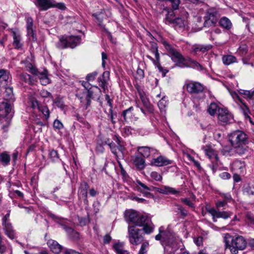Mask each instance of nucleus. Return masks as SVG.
<instances>
[{
  "label": "nucleus",
  "mask_w": 254,
  "mask_h": 254,
  "mask_svg": "<svg viewBox=\"0 0 254 254\" xmlns=\"http://www.w3.org/2000/svg\"><path fill=\"white\" fill-rule=\"evenodd\" d=\"M133 226L142 227V230L144 234H150L154 229V225L150 218L146 215L138 214L136 219L133 224Z\"/></svg>",
  "instance_id": "obj_6"
},
{
  "label": "nucleus",
  "mask_w": 254,
  "mask_h": 254,
  "mask_svg": "<svg viewBox=\"0 0 254 254\" xmlns=\"http://www.w3.org/2000/svg\"><path fill=\"white\" fill-rule=\"evenodd\" d=\"M81 38L80 36L64 35L60 37L59 41L56 43V47L59 49L67 48L73 49L80 44Z\"/></svg>",
  "instance_id": "obj_4"
},
{
  "label": "nucleus",
  "mask_w": 254,
  "mask_h": 254,
  "mask_svg": "<svg viewBox=\"0 0 254 254\" xmlns=\"http://www.w3.org/2000/svg\"><path fill=\"white\" fill-rule=\"evenodd\" d=\"M224 242L226 249H229L232 254H237L239 251L244 250L247 245L246 239L242 236H232L229 233L225 234Z\"/></svg>",
  "instance_id": "obj_1"
},
{
  "label": "nucleus",
  "mask_w": 254,
  "mask_h": 254,
  "mask_svg": "<svg viewBox=\"0 0 254 254\" xmlns=\"http://www.w3.org/2000/svg\"><path fill=\"white\" fill-rule=\"evenodd\" d=\"M187 91L191 94L197 95L203 92L204 86L201 83L191 81L186 84Z\"/></svg>",
  "instance_id": "obj_12"
},
{
  "label": "nucleus",
  "mask_w": 254,
  "mask_h": 254,
  "mask_svg": "<svg viewBox=\"0 0 254 254\" xmlns=\"http://www.w3.org/2000/svg\"><path fill=\"white\" fill-rule=\"evenodd\" d=\"M151 177L152 179L157 181H160L162 179V176L156 172H152L151 173Z\"/></svg>",
  "instance_id": "obj_64"
},
{
  "label": "nucleus",
  "mask_w": 254,
  "mask_h": 254,
  "mask_svg": "<svg viewBox=\"0 0 254 254\" xmlns=\"http://www.w3.org/2000/svg\"><path fill=\"white\" fill-rule=\"evenodd\" d=\"M134 165L138 169H143L145 166V160L140 156H135L132 159Z\"/></svg>",
  "instance_id": "obj_29"
},
{
  "label": "nucleus",
  "mask_w": 254,
  "mask_h": 254,
  "mask_svg": "<svg viewBox=\"0 0 254 254\" xmlns=\"http://www.w3.org/2000/svg\"><path fill=\"white\" fill-rule=\"evenodd\" d=\"M29 106L33 109H39L41 105L35 96H32L29 100Z\"/></svg>",
  "instance_id": "obj_40"
},
{
  "label": "nucleus",
  "mask_w": 254,
  "mask_h": 254,
  "mask_svg": "<svg viewBox=\"0 0 254 254\" xmlns=\"http://www.w3.org/2000/svg\"><path fill=\"white\" fill-rule=\"evenodd\" d=\"M137 189L141 193H142L144 196L146 197H153V195L149 192L148 187L139 181H137Z\"/></svg>",
  "instance_id": "obj_27"
},
{
  "label": "nucleus",
  "mask_w": 254,
  "mask_h": 254,
  "mask_svg": "<svg viewBox=\"0 0 254 254\" xmlns=\"http://www.w3.org/2000/svg\"><path fill=\"white\" fill-rule=\"evenodd\" d=\"M246 190L249 194L254 195V182L249 184Z\"/></svg>",
  "instance_id": "obj_59"
},
{
  "label": "nucleus",
  "mask_w": 254,
  "mask_h": 254,
  "mask_svg": "<svg viewBox=\"0 0 254 254\" xmlns=\"http://www.w3.org/2000/svg\"><path fill=\"white\" fill-rule=\"evenodd\" d=\"M12 36L13 38V45L17 49H21L23 44L21 43V35L19 32L11 30Z\"/></svg>",
  "instance_id": "obj_25"
},
{
  "label": "nucleus",
  "mask_w": 254,
  "mask_h": 254,
  "mask_svg": "<svg viewBox=\"0 0 254 254\" xmlns=\"http://www.w3.org/2000/svg\"><path fill=\"white\" fill-rule=\"evenodd\" d=\"M35 5L41 10H46L51 7H54L55 3L53 0H37Z\"/></svg>",
  "instance_id": "obj_20"
},
{
  "label": "nucleus",
  "mask_w": 254,
  "mask_h": 254,
  "mask_svg": "<svg viewBox=\"0 0 254 254\" xmlns=\"http://www.w3.org/2000/svg\"><path fill=\"white\" fill-rule=\"evenodd\" d=\"M228 202H226L225 201L222 200H218L215 203V206L216 208L219 210L221 208H225L226 206H227Z\"/></svg>",
  "instance_id": "obj_56"
},
{
  "label": "nucleus",
  "mask_w": 254,
  "mask_h": 254,
  "mask_svg": "<svg viewBox=\"0 0 254 254\" xmlns=\"http://www.w3.org/2000/svg\"><path fill=\"white\" fill-rule=\"evenodd\" d=\"M231 169L237 173H244L246 171V163L241 160H236L232 163Z\"/></svg>",
  "instance_id": "obj_16"
},
{
  "label": "nucleus",
  "mask_w": 254,
  "mask_h": 254,
  "mask_svg": "<svg viewBox=\"0 0 254 254\" xmlns=\"http://www.w3.org/2000/svg\"><path fill=\"white\" fill-rule=\"evenodd\" d=\"M220 17L218 11L214 7H210L206 10L204 16V26L209 27L215 26Z\"/></svg>",
  "instance_id": "obj_9"
},
{
  "label": "nucleus",
  "mask_w": 254,
  "mask_h": 254,
  "mask_svg": "<svg viewBox=\"0 0 254 254\" xmlns=\"http://www.w3.org/2000/svg\"><path fill=\"white\" fill-rule=\"evenodd\" d=\"M27 35L29 36V38L31 39L33 41H37V37L36 34L34 33L33 28H27Z\"/></svg>",
  "instance_id": "obj_53"
},
{
  "label": "nucleus",
  "mask_w": 254,
  "mask_h": 254,
  "mask_svg": "<svg viewBox=\"0 0 254 254\" xmlns=\"http://www.w3.org/2000/svg\"><path fill=\"white\" fill-rule=\"evenodd\" d=\"M89 188V186L87 182L83 181L81 183L80 189L81 190L80 193L82 195L86 196V194H87V190Z\"/></svg>",
  "instance_id": "obj_47"
},
{
  "label": "nucleus",
  "mask_w": 254,
  "mask_h": 254,
  "mask_svg": "<svg viewBox=\"0 0 254 254\" xmlns=\"http://www.w3.org/2000/svg\"><path fill=\"white\" fill-rule=\"evenodd\" d=\"M177 209L179 211V212L180 213L181 216L184 218L187 216L188 214L187 211L184 209L182 206L177 205Z\"/></svg>",
  "instance_id": "obj_61"
},
{
  "label": "nucleus",
  "mask_w": 254,
  "mask_h": 254,
  "mask_svg": "<svg viewBox=\"0 0 254 254\" xmlns=\"http://www.w3.org/2000/svg\"><path fill=\"white\" fill-rule=\"evenodd\" d=\"M98 73L97 71H94L92 73L88 74L86 76V80L88 81H92L94 80L97 76Z\"/></svg>",
  "instance_id": "obj_55"
},
{
  "label": "nucleus",
  "mask_w": 254,
  "mask_h": 254,
  "mask_svg": "<svg viewBox=\"0 0 254 254\" xmlns=\"http://www.w3.org/2000/svg\"><path fill=\"white\" fill-rule=\"evenodd\" d=\"M167 104L168 101L166 100L165 97L162 98V99L158 103V107L161 111L164 110Z\"/></svg>",
  "instance_id": "obj_51"
},
{
  "label": "nucleus",
  "mask_w": 254,
  "mask_h": 254,
  "mask_svg": "<svg viewBox=\"0 0 254 254\" xmlns=\"http://www.w3.org/2000/svg\"><path fill=\"white\" fill-rule=\"evenodd\" d=\"M143 230L136 228L134 226H128V238L130 244L133 245H138L144 240Z\"/></svg>",
  "instance_id": "obj_8"
},
{
  "label": "nucleus",
  "mask_w": 254,
  "mask_h": 254,
  "mask_svg": "<svg viewBox=\"0 0 254 254\" xmlns=\"http://www.w3.org/2000/svg\"><path fill=\"white\" fill-rule=\"evenodd\" d=\"M116 141L118 143V145L116 146L117 151L118 150L119 152H121L122 153H123L125 150L124 146L120 143V138L119 137H116Z\"/></svg>",
  "instance_id": "obj_62"
},
{
  "label": "nucleus",
  "mask_w": 254,
  "mask_h": 254,
  "mask_svg": "<svg viewBox=\"0 0 254 254\" xmlns=\"http://www.w3.org/2000/svg\"><path fill=\"white\" fill-rule=\"evenodd\" d=\"M239 93L243 96L244 98L247 100L253 99L254 96V90L253 91L245 90L240 89L238 90Z\"/></svg>",
  "instance_id": "obj_35"
},
{
  "label": "nucleus",
  "mask_w": 254,
  "mask_h": 254,
  "mask_svg": "<svg viewBox=\"0 0 254 254\" xmlns=\"http://www.w3.org/2000/svg\"><path fill=\"white\" fill-rule=\"evenodd\" d=\"M162 43L169 53L172 61L176 63L175 65L182 68V66L184 64L185 62L187 61V59L167 41H163Z\"/></svg>",
  "instance_id": "obj_5"
},
{
  "label": "nucleus",
  "mask_w": 254,
  "mask_h": 254,
  "mask_svg": "<svg viewBox=\"0 0 254 254\" xmlns=\"http://www.w3.org/2000/svg\"><path fill=\"white\" fill-rule=\"evenodd\" d=\"M157 192L164 193V194H175L178 192V191L176 190L175 189L167 187V186H164L161 188H158Z\"/></svg>",
  "instance_id": "obj_33"
},
{
  "label": "nucleus",
  "mask_w": 254,
  "mask_h": 254,
  "mask_svg": "<svg viewBox=\"0 0 254 254\" xmlns=\"http://www.w3.org/2000/svg\"><path fill=\"white\" fill-rule=\"evenodd\" d=\"M172 3V10H174L178 9L180 3V0H168Z\"/></svg>",
  "instance_id": "obj_57"
},
{
  "label": "nucleus",
  "mask_w": 254,
  "mask_h": 254,
  "mask_svg": "<svg viewBox=\"0 0 254 254\" xmlns=\"http://www.w3.org/2000/svg\"><path fill=\"white\" fill-rule=\"evenodd\" d=\"M54 103L57 106V107L63 110L64 108V102L62 99L60 97H57L53 100Z\"/></svg>",
  "instance_id": "obj_46"
},
{
  "label": "nucleus",
  "mask_w": 254,
  "mask_h": 254,
  "mask_svg": "<svg viewBox=\"0 0 254 254\" xmlns=\"http://www.w3.org/2000/svg\"><path fill=\"white\" fill-rule=\"evenodd\" d=\"M138 215V214L135 211L132 210H126L125 213L126 221L128 224H133Z\"/></svg>",
  "instance_id": "obj_23"
},
{
  "label": "nucleus",
  "mask_w": 254,
  "mask_h": 254,
  "mask_svg": "<svg viewBox=\"0 0 254 254\" xmlns=\"http://www.w3.org/2000/svg\"><path fill=\"white\" fill-rule=\"evenodd\" d=\"M218 118L220 122L227 124L230 123L232 119V115L226 109H219Z\"/></svg>",
  "instance_id": "obj_14"
},
{
  "label": "nucleus",
  "mask_w": 254,
  "mask_h": 254,
  "mask_svg": "<svg viewBox=\"0 0 254 254\" xmlns=\"http://www.w3.org/2000/svg\"><path fill=\"white\" fill-rule=\"evenodd\" d=\"M10 211H8L2 218V225L5 235L10 239H13L15 237V231L9 221Z\"/></svg>",
  "instance_id": "obj_11"
},
{
  "label": "nucleus",
  "mask_w": 254,
  "mask_h": 254,
  "mask_svg": "<svg viewBox=\"0 0 254 254\" xmlns=\"http://www.w3.org/2000/svg\"><path fill=\"white\" fill-rule=\"evenodd\" d=\"M164 10L167 11L164 19V22L166 24L171 26L176 30H182L184 29L186 23V20L183 18L181 17L175 18V12L169 8L166 7Z\"/></svg>",
  "instance_id": "obj_3"
},
{
  "label": "nucleus",
  "mask_w": 254,
  "mask_h": 254,
  "mask_svg": "<svg viewBox=\"0 0 254 254\" xmlns=\"http://www.w3.org/2000/svg\"><path fill=\"white\" fill-rule=\"evenodd\" d=\"M246 144H238V145L232 146L234 148V152L239 155L245 154L246 148L244 146Z\"/></svg>",
  "instance_id": "obj_42"
},
{
  "label": "nucleus",
  "mask_w": 254,
  "mask_h": 254,
  "mask_svg": "<svg viewBox=\"0 0 254 254\" xmlns=\"http://www.w3.org/2000/svg\"><path fill=\"white\" fill-rule=\"evenodd\" d=\"M38 110L43 114L46 120L49 119L50 112L47 106L41 105Z\"/></svg>",
  "instance_id": "obj_41"
},
{
  "label": "nucleus",
  "mask_w": 254,
  "mask_h": 254,
  "mask_svg": "<svg viewBox=\"0 0 254 254\" xmlns=\"http://www.w3.org/2000/svg\"><path fill=\"white\" fill-rule=\"evenodd\" d=\"M141 101L148 111L150 113H153L154 110V107L153 105L150 104L147 98H145L142 100Z\"/></svg>",
  "instance_id": "obj_49"
},
{
  "label": "nucleus",
  "mask_w": 254,
  "mask_h": 254,
  "mask_svg": "<svg viewBox=\"0 0 254 254\" xmlns=\"http://www.w3.org/2000/svg\"><path fill=\"white\" fill-rule=\"evenodd\" d=\"M153 150V148L147 146H141L138 148V151L144 157H149L151 150Z\"/></svg>",
  "instance_id": "obj_36"
},
{
  "label": "nucleus",
  "mask_w": 254,
  "mask_h": 254,
  "mask_svg": "<svg viewBox=\"0 0 254 254\" xmlns=\"http://www.w3.org/2000/svg\"><path fill=\"white\" fill-rule=\"evenodd\" d=\"M141 101L148 111L150 113H153L154 110V107L153 105L150 104L147 98H145L142 100Z\"/></svg>",
  "instance_id": "obj_48"
},
{
  "label": "nucleus",
  "mask_w": 254,
  "mask_h": 254,
  "mask_svg": "<svg viewBox=\"0 0 254 254\" xmlns=\"http://www.w3.org/2000/svg\"><path fill=\"white\" fill-rule=\"evenodd\" d=\"M222 60L223 64L227 65L238 62L236 57L231 55H224L222 58Z\"/></svg>",
  "instance_id": "obj_32"
},
{
  "label": "nucleus",
  "mask_w": 254,
  "mask_h": 254,
  "mask_svg": "<svg viewBox=\"0 0 254 254\" xmlns=\"http://www.w3.org/2000/svg\"><path fill=\"white\" fill-rule=\"evenodd\" d=\"M219 24L221 27L228 30L231 29L232 27V23L230 20L225 16L220 18Z\"/></svg>",
  "instance_id": "obj_31"
},
{
  "label": "nucleus",
  "mask_w": 254,
  "mask_h": 254,
  "mask_svg": "<svg viewBox=\"0 0 254 254\" xmlns=\"http://www.w3.org/2000/svg\"><path fill=\"white\" fill-rule=\"evenodd\" d=\"M80 82L86 90V91L81 92L79 90L77 91L75 96L80 100V102L84 105L85 108L87 109L91 105V99L93 98L94 93L96 91L101 93V90L96 86H94V88H92L89 81L86 80V81H80Z\"/></svg>",
  "instance_id": "obj_2"
},
{
  "label": "nucleus",
  "mask_w": 254,
  "mask_h": 254,
  "mask_svg": "<svg viewBox=\"0 0 254 254\" xmlns=\"http://www.w3.org/2000/svg\"><path fill=\"white\" fill-rule=\"evenodd\" d=\"M27 35L29 36V38L31 39L33 41H37V37L36 34L34 33L33 28H27Z\"/></svg>",
  "instance_id": "obj_54"
},
{
  "label": "nucleus",
  "mask_w": 254,
  "mask_h": 254,
  "mask_svg": "<svg viewBox=\"0 0 254 254\" xmlns=\"http://www.w3.org/2000/svg\"><path fill=\"white\" fill-rule=\"evenodd\" d=\"M229 141L232 146L248 143V136L243 131L236 130L228 135Z\"/></svg>",
  "instance_id": "obj_10"
},
{
  "label": "nucleus",
  "mask_w": 254,
  "mask_h": 254,
  "mask_svg": "<svg viewBox=\"0 0 254 254\" xmlns=\"http://www.w3.org/2000/svg\"><path fill=\"white\" fill-rule=\"evenodd\" d=\"M221 109L215 103H211L208 106L207 111L211 116H214L217 112L218 113V109Z\"/></svg>",
  "instance_id": "obj_39"
},
{
  "label": "nucleus",
  "mask_w": 254,
  "mask_h": 254,
  "mask_svg": "<svg viewBox=\"0 0 254 254\" xmlns=\"http://www.w3.org/2000/svg\"><path fill=\"white\" fill-rule=\"evenodd\" d=\"M61 226L66 232L70 239L74 241H76L79 239L80 234L78 232L74 230L71 227H68L65 224H61Z\"/></svg>",
  "instance_id": "obj_18"
},
{
  "label": "nucleus",
  "mask_w": 254,
  "mask_h": 254,
  "mask_svg": "<svg viewBox=\"0 0 254 254\" xmlns=\"http://www.w3.org/2000/svg\"><path fill=\"white\" fill-rule=\"evenodd\" d=\"M0 111L5 113L3 117L0 120V123L2 124V129L4 131H6L7 130V127L9 126L11 120L13 117L10 104L7 102H2L0 104Z\"/></svg>",
  "instance_id": "obj_7"
},
{
  "label": "nucleus",
  "mask_w": 254,
  "mask_h": 254,
  "mask_svg": "<svg viewBox=\"0 0 254 254\" xmlns=\"http://www.w3.org/2000/svg\"><path fill=\"white\" fill-rule=\"evenodd\" d=\"M10 73L8 70L4 69H0V86L6 85Z\"/></svg>",
  "instance_id": "obj_30"
},
{
  "label": "nucleus",
  "mask_w": 254,
  "mask_h": 254,
  "mask_svg": "<svg viewBox=\"0 0 254 254\" xmlns=\"http://www.w3.org/2000/svg\"><path fill=\"white\" fill-rule=\"evenodd\" d=\"M186 67L192 68L199 71H204L205 70V68L202 65L197 61L191 58H189L187 60V61L185 62L184 64H183L182 66V68Z\"/></svg>",
  "instance_id": "obj_15"
},
{
  "label": "nucleus",
  "mask_w": 254,
  "mask_h": 254,
  "mask_svg": "<svg viewBox=\"0 0 254 254\" xmlns=\"http://www.w3.org/2000/svg\"><path fill=\"white\" fill-rule=\"evenodd\" d=\"M172 162V160L168 159L164 156H160L156 158L153 159L152 163L156 166L160 167L170 164Z\"/></svg>",
  "instance_id": "obj_22"
},
{
  "label": "nucleus",
  "mask_w": 254,
  "mask_h": 254,
  "mask_svg": "<svg viewBox=\"0 0 254 254\" xmlns=\"http://www.w3.org/2000/svg\"><path fill=\"white\" fill-rule=\"evenodd\" d=\"M212 48L211 45L196 44L192 48V52L196 54L198 52L205 53Z\"/></svg>",
  "instance_id": "obj_26"
},
{
  "label": "nucleus",
  "mask_w": 254,
  "mask_h": 254,
  "mask_svg": "<svg viewBox=\"0 0 254 254\" xmlns=\"http://www.w3.org/2000/svg\"><path fill=\"white\" fill-rule=\"evenodd\" d=\"M47 245L52 253L55 254H59L62 252L64 248L60 245L57 241L53 240H49L47 242Z\"/></svg>",
  "instance_id": "obj_21"
},
{
  "label": "nucleus",
  "mask_w": 254,
  "mask_h": 254,
  "mask_svg": "<svg viewBox=\"0 0 254 254\" xmlns=\"http://www.w3.org/2000/svg\"><path fill=\"white\" fill-rule=\"evenodd\" d=\"M207 212L212 216L213 222H216V218H222L226 219L232 215V212L227 211H220L214 208H207Z\"/></svg>",
  "instance_id": "obj_13"
},
{
  "label": "nucleus",
  "mask_w": 254,
  "mask_h": 254,
  "mask_svg": "<svg viewBox=\"0 0 254 254\" xmlns=\"http://www.w3.org/2000/svg\"><path fill=\"white\" fill-rule=\"evenodd\" d=\"M236 99L242 104V105L240 106L243 113L244 115V116L246 117L250 118V116H249V113H250L249 109L248 107V106L246 105V103H244L242 99L240 97V96L238 94H236Z\"/></svg>",
  "instance_id": "obj_34"
},
{
  "label": "nucleus",
  "mask_w": 254,
  "mask_h": 254,
  "mask_svg": "<svg viewBox=\"0 0 254 254\" xmlns=\"http://www.w3.org/2000/svg\"><path fill=\"white\" fill-rule=\"evenodd\" d=\"M113 249L115 253L117 254H129L125 248V245L123 242H117L114 244L113 245Z\"/></svg>",
  "instance_id": "obj_24"
},
{
  "label": "nucleus",
  "mask_w": 254,
  "mask_h": 254,
  "mask_svg": "<svg viewBox=\"0 0 254 254\" xmlns=\"http://www.w3.org/2000/svg\"><path fill=\"white\" fill-rule=\"evenodd\" d=\"M20 78L22 81H23L29 84H32L34 83L33 78L27 73H21L20 75Z\"/></svg>",
  "instance_id": "obj_38"
},
{
  "label": "nucleus",
  "mask_w": 254,
  "mask_h": 254,
  "mask_svg": "<svg viewBox=\"0 0 254 254\" xmlns=\"http://www.w3.org/2000/svg\"><path fill=\"white\" fill-rule=\"evenodd\" d=\"M110 78V72L109 71H104L102 76L98 78V81L99 83V85L103 89V91L106 93V91L108 90V81Z\"/></svg>",
  "instance_id": "obj_19"
},
{
  "label": "nucleus",
  "mask_w": 254,
  "mask_h": 254,
  "mask_svg": "<svg viewBox=\"0 0 254 254\" xmlns=\"http://www.w3.org/2000/svg\"><path fill=\"white\" fill-rule=\"evenodd\" d=\"M53 127L55 128L58 129H61L64 128L63 124L60 120L58 119H56L54 121L53 123Z\"/></svg>",
  "instance_id": "obj_60"
},
{
  "label": "nucleus",
  "mask_w": 254,
  "mask_h": 254,
  "mask_svg": "<svg viewBox=\"0 0 254 254\" xmlns=\"http://www.w3.org/2000/svg\"><path fill=\"white\" fill-rule=\"evenodd\" d=\"M117 113L114 112L113 109H109V113L108 114V118L111 121L112 124L114 125H115L117 123L116 119L117 117Z\"/></svg>",
  "instance_id": "obj_43"
},
{
  "label": "nucleus",
  "mask_w": 254,
  "mask_h": 254,
  "mask_svg": "<svg viewBox=\"0 0 254 254\" xmlns=\"http://www.w3.org/2000/svg\"><path fill=\"white\" fill-rule=\"evenodd\" d=\"M149 249V243L147 241L143 242L141 246L138 254H145L147 252Z\"/></svg>",
  "instance_id": "obj_50"
},
{
  "label": "nucleus",
  "mask_w": 254,
  "mask_h": 254,
  "mask_svg": "<svg viewBox=\"0 0 254 254\" xmlns=\"http://www.w3.org/2000/svg\"><path fill=\"white\" fill-rule=\"evenodd\" d=\"M133 110L134 108L132 106L124 110L121 114V116L123 118L122 121L128 123L132 121L134 118L135 119V120H136L137 118L135 117L133 113Z\"/></svg>",
  "instance_id": "obj_17"
},
{
  "label": "nucleus",
  "mask_w": 254,
  "mask_h": 254,
  "mask_svg": "<svg viewBox=\"0 0 254 254\" xmlns=\"http://www.w3.org/2000/svg\"><path fill=\"white\" fill-rule=\"evenodd\" d=\"M220 195L222 196L223 200L227 202H230L232 199L231 194L229 193H221Z\"/></svg>",
  "instance_id": "obj_63"
},
{
  "label": "nucleus",
  "mask_w": 254,
  "mask_h": 254,
  "mask_svg": "<svg viewBox=\"0 0 254 254\" xmlns=\"http://www.w3.org/2000/svg\"><path fill=\"white\" fill-rule=\"evenodd\" d=\"M10 160V156L6 153H2L0 155V161L4 166L7 165Z\"/></svg>",
  "instance_id": "obj_44"
},
{
  "label": "nucleus",
  "mask_w": 254,
  "mask_h": 254,
  "mask_svg": "<svg viewBox=\"0 0 254 254\" xmlns=\"http://www.w3.org/2000/svg\"><path fill=\"white\" fill-rule=\"evenodd\" d=\"M205 154L208 156L209 158H211L213 156H215L216 158H217V156L214 154V152L213 149L208 148L204 149Z\"/></svg>",
  "instance_id": "obj_58"
},
{
  "label": "nucleus",
  "mask_w": 254,
  "mask_h": 254,
  "mask_svg": "<svg viewBox=\"0 0 254 254\" xmlns=\"http://www.w3.org/2000/svg\"><path fill=\"white\" fill-rule=\"evenodd\" d=\"M37 76L43 85H47L50 82V80L48 77V71L46 69H44L42 72L39 71Z\"/></svg>",
  "instance_id": "obj_28"
},
{
  "label": "nucleus",
  "mask_w": 254,
  "mask_h": 254,
  "mask_svg": "<svg viewBox=\"0 0 254 254\" xmlns=\"http://www.w3.org/2000/svg\"><path fill=\"white\" fill-rule=\"evenodd\" d=\"M248 51V46L245 44H241L237 50V54L241 56L245 55Z\"/></svg>",
  "instance_id": "obj_45"
},
{
  "label": "nucleus",
  "mask_w": 254,
  "mask_h": 254,
  "mask_svg": "<svg viewBox=\"0 0 254 254\" xmlns=\"http://www.w3.org/2000/svg\"><path fill=\"white\" fill-rule=\"evenodd\" d=\"M49 156L50 159H51L52 161L53 162L57 161L59 158L58 151L54 149L52 150L50 152Z\"/></svg>",
  "instance_id": "obj_52"
},
{
  "label": "nucleus",
  "mask_w": 254,
  "mask_h": 254,
  "mask_svg": "<svg viewBox=\"0 0 254 254\" xmlns=\"http://www.w3.org/2000/svg\"><path fill=\"white\" fill-rule=\"evenodd\" d=\"M221 152L224 155L231 156L233 154L234 148H233V147H232L231 144L230 146H229V145L223 146L222 147V148L221 149Z\"/></svg>",
  "instance_id": "obj_37"
}]
</instances>
